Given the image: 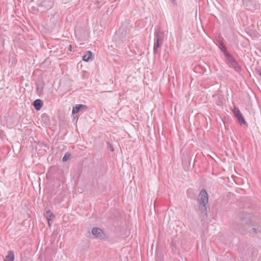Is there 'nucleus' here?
I'll use <instances>...</instances> for the list:
<instances>
[{
    "label": "nucleus",
    "mask_w": 261,
    "mask_h": 261,
    "mask_svg": "<svg viewBox=\"0 0 261 261\" xmlns=\"http://www.w3.org/2000/svg\"><path fill=\"white\" fill-rule=\"evenodd\" d=\"M45 216L47 219H53L54 218V215L50 211H47L45 212Z\"/></svg>",
    "instance_id": "obj_12"
},
{
    "label": "nucleus",
    "mask_w": 261,
    "mask_h": 261,
    "mask_svg": "<svg viewBox=\"0 0 261 261\" xmlns=\"http://www.w3.org/2000/svg\"><path fill=\"white\" fill-rule=\"evenodd\" d=\"M92 56V52L91 51H86V54L83 56L82 59L83 61L88 62Z\"/></svg>",
    "instance_id": "obj_10"
},
{
    "label": "nucleus",
    "mask_w": 261,
    "mask_h": 261,
    "mask_svg": "<svg viewBox=\"0 0 261 261\" xmlns=\"http://www.w3.org/2000/svg\"><path fill=\"white\" fill-rule=\"evenodd\" d=\"M69 157V154H67V153L65 154V155L63 158V161L65 162L67 161Z\"/></svg>",
    "instance_id": "obj_14"
},
{
    "label": "nucleus",
    "mask_w": 261,
    "mask_h": 261,
    "mask_svg": "<svg viewBox=\"0 0 261 261\" xmlns=\"http://www.w3.org/2000/svg\"><path fill=\"white\" fill-rule=\"evenodd\" d=\"M51 219H47V220H48V225H49V226H50V225H51V222H50V221L51 220Z\"/></svg>",
    "instance_id": "obj_16"
},
{
    "label": "nucleus",
    "mask_w": 261,
    "mask_h": 261,
    "mask_svg": "<svg viewBox=\"0 0 261 261\" xmlns=\"http://www.w3.org/2000/svg\"><path fill=\"white\" fill-rule=\"evenodd\" d=\"M259 75L261 76V69L258 71Z\"/></svg>",
    "instance_id": "obj_19"
},
{
    "label": "nucleus",
    "mask_w": 261,
    "mask_h": 261,
    "mask_svg": "<svg viewBox=\"0 0 261 261\" xmlns=\"http://www.w3.org/2000/svg\"><path fill=\"white\" fill-rule=\"evenodd\" d=\"M245 226L243 225L242 223L238 224L236 223L234 224V228L238 230L241 233H244L245 232Z\"/></svg>",
    "instance_id": "obj_8"
},
{
    "label": "nucleus",
    "mask_w": 261,
    "mask_h": 261,
    "mask_svg": "<svg viewBox=\"0 0 261 261\" xmlns=\"http://www.w3.org/2000/svg\"><path fill=\"white\" fill-rule=\"evenodd\" d=\"M14 253L13 251L10 250L8 251V254L6 256L4 261H14Z\"/></svg>",
    "instance_id": "obj_7"
},
{
    "label": "nucleus",
    "mask_w": 261,
    "mask_h": 261,
    "mask_svg": "<svg viewBox=\"0 0 261 261\" xmlns=\"http://www.w3.org/2000/svg\"><path fill=\"white\" fill-rule=\"evenodd\" d=\"M230 65L237 72H239L241 71V68L236 60L230 63Z\"/></svg>",
    "instance_id": "obj_9"
},
{
    "label": "nucleus",
    "mask_w": 261,
    "mask_h": 261,
    "mask_svg": "<svg viewBox=\"0 0 261 261\" xmlns=\"http://www.w3.org/2000/svg\"><path fill=\"white\" fill-rule=\"evenodd\" d=\"M224 56L225 57L226 59L229 63V64L232 63L233 62H234L235 61L234 58L230 54H229L227 52L225 53V54H224Z\"/></svg>",
    "instance_id": "obj_11"
},
{
    "label": "nucleus",
    "mask_w": 261,
    "mask_h": 261,
    "mask_svg": "<svg viewBox=\"0 0 261 261\" xmlns=\"http://www.w3.org/2000/svg\"><path fill=\"white\" fill-rule=\"evenodd\" d=\"M219 44L220 46V49L224 53V54H225V53H227V48L223 43L222 42H220Z\"/></svg>",
    "instance_id": "obj_13"
},
{
    "label": "nucleus",
    "mask_w": 261,
    "mask_h": 261,
    "mask_svg": "<svg viewBox=\"0 0 261 261\" xmlns=\"http://www.w3.org/2000/svg\"><path fill=\"white\" fill-rule=\"evenodd\" d=\"M173 4L174 5H177V3L176 0H170Z\"/></svg>",
    "instance_id": "obj_15"
},
{
    "label": "nucleus",
    "mask_w": 261,
    "mask_h": 261,
    "mask_svg": "<svg viewBox=\"0 0 261 261\" xmlns=\"http://www.w3.org/2000/svg\"><path fill=\"white\" fill-rule=\"evenodd\" d=\"M33 106L37 111H39L43 106V102L41 99H37L34 101Z\"/></svg>",
    "instance_id": "obj_6"
},
{
    "label": "nucleus",
    "mask_w": 261,
    "mask_h": 261,
    "mask_svg": "<svg viewBox=\"0 0 261 261\" xmlns=\"http://www.w3.org/2000/svg\"><path fill=\"white\" fill-rule=\"evenodd\" d=\"M69 49L70 50V51H72V46H71V45H70L69 46Z\"/></svg>",
    "instance_id": "obj_18"
},
{
    "label": "nucleus",
    "mask_w": 261,
    "mask_h": 261,
    "mask_svg": "<svg viewBox=\"0 0 261 261\" xmlns=\"http://www.w3.org/2000/svg\"><path fill=\"white\" fill-rule=\"evenodd\" d=\"M252 230H253V232H254L255 233H257V229H256V228H252Z\"/></svg>",
    "instance_id": "obj_17"
},
{
    "label": "nucleus",
    "mask_w": 261,
    "mask_h": 261,
    "mask_svg": "<svg viewBox=\"0 0 261 261\" xmlns=\"http://www.w3.org/2000/svg\"><path fill=\"white\" fill-rule=\"evenodd\" d=\"M233 112L240 124L247 125L246 122L240 111L238 108H234L233 110Z\"/></svg>",
    "instance_id": "obj_3"
},
{
    "label": "nucleus",
    "mask_w": 261,
    "mask_h": 261,
    "mask_svg": "<svg viewBox=\"0 0 261 261\" xmlns=\"http://www.w3.org/2000/svg\"><path fill=\"white\" fill-rule=\"evenodd\" d=\"M198 205L200 214L203 217L207 216L206 204L208 202V196L206 191L202 189L197 199Z\"/></svg>",
    "instance_id": "obj_1"
},
{
    "label": "nucleus",
    "mask_w": 261,
    "mask_h": 261,
    "mask_svg": "<svg viewBox=\"0 0 261 261\" xmlns=\"http://www.w3.org/2000/svg\"><path fill=\"white\" fill-rule=\"evenodd\" d=\"M165 38V32L160 29H156L154 32V43L153 53L156 54L158 52V48L163 45Z\"/></svg>",
    "instance_id": "obj_2"
},
{
    "label": "nucleus",
    "mask_w": 261,
    "mask_h": 261,
    "mask_svg": "<svg viewBox=\"0 0 261 261\" xmlns=\"http://www.w3.org/2000/svg\"><path fill=\"white\" fill-rule=\"evenodd\" d=\"M258 260L261 261V256L259 257V259Z\"/></svg>",
    "instance_id": "obj_20"
},
{
    "label": "nucleus",
    "mask_w": 261,
    "mask_h": 261,
    "mask_svg": "<svg viewBox=\"0 0 261 261\" xmlns=\"http://www.w3.org/2000/svg\"><path fill=\"white\" fill-rule=\"evenodd\" d=\"M92 234L96 238L99 239H103L105 238V234L103 231L99 228L94 227L91 230Z\"/></svg>",
    "instance_id": "obj_4"
},
{
    "label": "nucleus",
    "mask_w": 261,
    "mask_h": 261,
    "mask_svg": "<svg viewBox=\"0 0 261 261\" xmlns=\"http://www.w3.org/2000/svg\"><path fill=\"white\" fill-rule=\"evenodd\" d=\"M87 107L86 106L84 105H76L75 106L73 107L72 108V114H74L79 112L83 109H87Z\"/></svg>",
    "instance_id": "obj_5"
}]
</instances>
